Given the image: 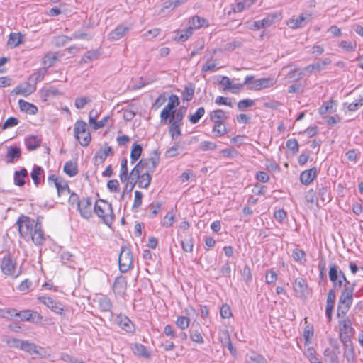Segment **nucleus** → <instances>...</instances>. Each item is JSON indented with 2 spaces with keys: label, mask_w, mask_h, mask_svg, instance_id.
<instances>
[{
  "label": "nucleus",
  "mask_w": 363,
  "mask_h": 363,
  "mask_svg": "<svg viewBox=\"0 0 363 363\" xmlns=\"http://www.w3.org/2000/svg\"><path fill=\"white\" fill-rule=\"evenodd\" d=\"M128 30V27L118 26L109 34L110 38L113 40H118L122 38Z\"/></svg>",
  "instance_id": "ea45409f"
},
{
  "label": "nucleus",
  "mask_w": 363,
  "mask_h": 363,
  "mask_svg": "<svg viewBox=\"0 0 363 363\" xmlns=\"http://www.w3.org/2000/svg\"><path fill=\"white\" fill-rule=\"evenodd\" d=\"M41 91L42 96L44 98V101H46L49 97L57 96L62 94V93L58 89L54 86H50L48 89H43Z\"/></svg>",
  "instance_id": "a19ab883"
},
{
  "label": "nucleus",
  "mask_w": 363,
  "mask_h": 363,
  "mask_svg": "<svg viewBox=\"0 0 363 363\" xmlns=\"http://www.w3.org/2000/svg\"><path fill=\"white\" fill-rule=\"evenodd\" d=\"M143 153V147L141 145L135 143L132 145L130 151L131 163H135L141 156Z\"/></svg>",
  "instance_id": "7c9ffc66"
},
{
  "label": "nucleus",
  "mask_w": 363,
  "mask_h": 363,
  "mask_svg": "<svg viewBox=\"0 0 363 363\" xmlns=\"http://www.w3.org/2000/svg\"><path fill=\"white\" fill-rule=\"evenodd\" d=\"M352 335L353 334L350 333H339V337L342 342L344 347H347L352 345L351 341V335Z\"/></svg>",
  "instance_id": "bf43d9fd"
},
{
  "label": "nucleus",
  "mask_w": 363,
  "mask_h": 363,
  "mask_svg": "<svg viewBox=\"0 0 363 363\" xmlns=\"http://www.w3.org/2000/svg\"><path fill=\"white\" fill-rule=\"evenodd\" d=\"M30 235L32 241L35 245H42L45 240L43 231L40 232L34 230Z\"/></svg>",
  "instance_id": "79ce46f5"
},
{
  "label": "nucleus",
  "mask_w": 363,
  "mask_h": 363,
  "mask_svg": "<svg viewBox=\"0 0 363 363\" xmlns=\"http://www.w3.org/2000/svg\"><path fill=\"white\" fill-rule=\"evenodd\" d=\"M28 173L26 168H21L18 171L14 172V184L18 186H23L25 185V177H28Z\"/></svg>",
  "instance_id": "a878e982"
},
{
  "label": "nucleus",
  "mask_w": 363,
  "mask_h": 363,
  "mask_svg": "<svg viewBox=\"0 0 363 363\" xmlns=\"http://www.w3.org/2000/svg\"><path fill=\"white\" fill-rule=\"evenodd\" d=\"M220 341L223 347H227L232 355L236 354V349L233 347L228 332L223 333V337H220Z\"/></svg>",
  "instance_id": "e433bc0d"
},
{
  "label": "nucleus",
  "mask_w": 363,
  "mask_h": 363,
  "mask_svg": "<svg viewBox=\"0 0 363 363\" xmlns=\"http://www.w3.org/2000/svg\"><path fill=\"white\" fill-rule=\"evenodd\" d=\"M175 33L176 34L174 36L173 40L177 42H185L192 35V33H191L190 31H186L185 33V35H182V34L179 33V30H176Z\"/></svg>",
  "instance_id": "0e129e2a"
},
{
  "label": "nucleus",
  "mask_w": 363,
  "mask_h": 363,
  "mask_svg": "<svg viewBox=\"0 0 363 363\" xmlns=\"http://www.w3.org/2000/svg\"><path fill=\"white\" fill-rule=\"evenodd\" d=\"M134 196L133 208H136L141 206L143 194L141 191L136 190L135 191Z\"/></svg>",
  "instance_id": "338daca9"
},
{
  "label": "nucleus",
  "mask_w": 363,
  "mask_h": 363,
  "mask_svg": "<svg viewBox=\"0 0 363 363\" xmlns=\"http://www.w3.org/2000/svg\"><path fill=\"white\" fill-rule=\"evenodd\" d=\"M64 172L69 177H74L78 174V167L77 162L72 161L67 162L63 167Z\"/></svg>",
  "instance_id": "c85d7f7f"
},
{
  "label": "nucleus",
  "mask_w": 363,
  "mask_h": 363,
  "mask_svg": "<svg viewBox=\"0 0 363 363\" xmlns=\"http://www.w3.org/2000/svg\"><path fill=\"white\" fill-rule=\"evenodd\" d=\"M114 322L121 329L127 333H133L135 330L134 324L132 321L125 315H118L116 317Z\"/></svg>",
  "instance_id": "dca6fc26"
},
{
  "label": "nucleus",
  "mask_w": 363,
  "mask_h": 363,
  "mask_svg": "<svg viewBox=\"0 0 363 363\" xmlns=\"http://www.w3.org/2000/svg\"><path fill=\"white\" fill-rule=\"evenodd\" d=\"M38 300L50 309H51L52 311L60 315L63 314L64 308L61 303L53 300L50 297L46 296H39Z\"/></svg>",
  "instance_id": "ddd939ff"
},
{
  "label": "nucleus",
  "mask_w": 363,
  "mask_h": 363,
  "mask_svg": "<svg viewBox=\"0 0 363 363\" xmlns=\"http://www.w3.org/2000/svg\"><path fill=\"white\" fill-rule=\"evenodd\" d=\"M142 162L137 163V164L133 168L131 172H130V179L133 181H137L138 178H140L141 175V172L143 169L141 168Z\"/></svg>",
  "instance_id": "8fccbe9b"
},
{
  "label": "nucleus",
  "mask_w": 363,
  "mask_h": 363,
  "mask_svg": "<svg viewBox=\"0 0 363 363\" xmlns=\"http://www.w3.org/2000/svg\"><path fill=\"white\" fill-rule=\"evenodd\" d=\"M133 352L135 354L143 357H149L150 353L147 352V350L145 346L142 344L136 343L134 345L133 348Z\"/></svg>",
  "instance_id": "37998d69"
},
{
  "label": "nucleus",
  "mask_w": 363,
  "mask_h": 363,
  "mask_svg": "<svg viewBox=\"0 0 363 363\" xmlns=\"http://www.w3.org/2000/svg\"><path fill=\"white\" fill-rule=\"evenodd\" d=\"M80 216L89 219L92 216L91 199V197H84L81 199L80 206L77 207Z\"/></svg>",
  "instance_id": "4468645a"
},
{
  "label": "nucleus",
  "mask_w": 363,
  "mask_h": 363,
  "mask_svg": "<svg viewBox=\"0 0 363 363\" xmlns=\"http://www.w3.org/2000/svg\"><path fill=\"white\" fill-rule=\"evenodd\" d=\"M16 313L15 308H0V317L6 320H11L15 317L14 313Z\"/></svg>",
  "instance_id": "3c124183"
},
{
  "label": "nucleus",
  "mask_w": 363,
  "mask_h": 363,
  "mask_svg": "<svg viewBox=\"0 0 363 363\" xmlns=\"http://www.w3.org/2000/svg\"><path fill=\"white\" fill-rule=\"evenodd\" d=\"M186 108L185 106H182L179 108L178 111H176L174 115V118L173 119L174 121L177 122L179 123L183 124L182 121L186 112Z\"/></svg>",
  "instance_id": "e2e57ef3"
},
{
  "label": "nucleus",
  "mask_w": 363,
  "mask_h": 363,
  "mask_svg": "<svg viewBox=\"0 0 363 363\" xmlns=\"http://www.w3.org/2000/svg\"><path fill=\"white\" fill-rule=\"evenodd\" d=\"M331 63V60L330 58H325L322 61H318L315 63L308 65L304 68V70L309 72H320L325 69L326 66Z\"/></svg>",
  "instance_id": "412c9836"
},
{
  "label": "nucleus",
  "mask_w": 363,
  "mask_h": 363,
  "mask_svg": "<svg viewBox=\"0 0 363 363\" xmlns=\"http://www.w3.org/2000/svg\"><path fill=\"white\" fill-rule=\"evenodd\" d=\"M44 173L43 169L40 167L35 165L33 168L32 172L30 174V177L33 181V183L35 186H38L40 183V176Z\"/></svg>",
  "instance_id": "c9c22d12"
},
{
  "label": "nucleus",
  "mask_w": 363,
  "mask_h": 363,
  "mask_svg": "<svg viewBox=\"0 0 363 363\" xmlns=\"http://www.w3.org/2000/svg\"><path fill=\"white\" fill-rule=\"evenodd\" d=\"M179 97L175 94H172L169 97L168 104L164 107L160 113L161 123H167L168 119H174L177 111V107L179 105Z\"/></svg>",
  "instance_id": "20e7f679"
},
{
  "label": "nucleus",
  "mask_w": 363,
  "mask_h": 363,
  "mask_svg": "<svg viewBox=\"0 0 363 363\" xmlns=\"http://www.w3.org/2000/svg\"><path fill=\"white\" fill-rule=\"evenodd\" d=\"M189 317L180 315L177 317L175 323L179 328L185 330L189 326Z\"/></svg>",
  "instance_id": "49530a36"
},
{
  "label": "nucleus",
  "mask_w": 363,
  "mask_h": 363,
  "mask_svg": "<svg viewBox=\"0 0 363 363\" xmlns=\"http://www.w3.org/2000/svg\"><path fill=\"white\" fill-rule=\"evenodd\" d=\"M16 263L13 260L10 253H8L3 257L0 267L2 272L5 275L14 276V277H17L21 274V271H19L17 274L14 275L13 272L16 268Z\"/></svg>",
  "instance_id": "9d476101"
},
{
  "label": "nucleus",
  "mask_w": 363,
  "mask_h": 363,
  "mask_svg": "<svg viewBox=\"0 0 363 363\" xmlns=\"http://www.w3.org/2000/svg\"><path fill=\"white\" fill-rule=\"evenodd\" d=\"M281 18V14L279 12H273L269 13L267 17L261 21H257L253 23V29L259 30L270 26L275 21Z\"/></svg>",
  "instance_id": "1a4fd4ad"
},
{
  "label": "nucleus",
  "mask_w": 363,
  "mask_h": 363,
  "mask_svg": "<svg viewBox=\"0 0 363 363\" xmlns=\"http://www.w3.org/2000/svg\"><path fill=\"white\" fill-rule=\"evenodd\" d=\"M306 252L303 250H299L296 248L292 252V257L293 259L301 263H303L306 261Z\"/></svg>",
  "instance_id": "de8ad7c7"
},
{
  "label": "nucleus",
  "mask_w": 363,
  "mask_h": 363,
  "mask_svg": "<svg viewBox=\"0 0 363 363\" xmlns=\"http://www.w3.org/2000/svg\"><path fill=\"white\" fill-rule=\"evenodd\" d=\"M324 356L326 363H339L337 355L334 351L330 350L329 348L325 350Z\"/></svg>",
  "instance_id": "c03bdc74"
},
{
  "label": "nucleus",
  "mask_w": 363,
  "mask_h": 363,
  "mask_svg": "<svg viewBox=\"0 0 363 363\" xmlns=\"http://www.w3.org/2000/svg\"><path fill=\"white\" fill-rule=\"evenodd\" d=\"M35 221L30 217L21 215L16 225L18 226V233L22 238H26L28 234H31L33 230Z\"/></svg>",
  "instance_id": "423d86ee"
},
{
  "label": "nucleus",
  "mask_w": 363,
  "mask_h": 363,
  "mask_svg": "<svg viewBox=\"0 0 363 363\" xmlns=\"http://www.w3.org/2000/svg\"><path fill=\"white\" fill-rule=\"evenodd\" d=\"M205 113V108L203 107L199 108L194 114L189 116V120L192 124L197 123Z\"/></svg>",
  "instance_id": "a18cd8bd"
},
{
  "label": "nucleus",
  "mask_w": 363,
  "mask_h": 363,
  "mask_svg": "<svg viewBox=\"0 0 363 363\" xmlns=\"http://www.w3.org/2000/svg\"><path fill=\"white\" fill-rule=\"evenodd\" d=\"M55 186L57 189V194L59 196L65 193H70V189L69 187L67 182L62 179H60V180L58 182H56Z\"/></svg>",
  "instance_id": "4c0bfd02"
},
{
  "label": "nucleus",
  "mask_w": 363,
  "mask_h": 363,
  "mask_svg": "<svg viewBox=\"0 0 363 363\" xmlns=\"http://www.w3.org/2000/svg\"><path fill=\"white\" fill-rule=\"evenodd\" d=\"M19 108L21 111L26 112L29 114L35 115L38 113V107L29 102L24 101L23 99L18 100Z\"/></svg>",
  "instance_id": "393cba45"
},
{
  "label": "nucleus",
  "mask_w": 363,
  "mask_h": 363,
  "mask_svg": "<svg viewBox=\"0 0 363 363\" xmlns=\"http://www.w3.org/2000/svg\"><path fill=\"white\" fill-rule=\"evenodd\" d=\"M340 332L353 334L354 333V328H352V323L349 318H345L342 321H340Z\"/></svg>",
  "instance_id": "f704fd0d"
},
{
  "label": "nucleus",
  "mask_w": 363,
  "mask_h": 363,
  "mask_svg": "<svg viewBox=\"0 0 363 363\" xmlns=\"http://www.w3.org/2000/svg\"><path fill=\"white\" fill-rule=\"evenodd\" d=\"M191 23L194 28H200L204 26H208L207 21L199 16H194L191 18Z\"/></svg>",
  "instance_id": "5fc2aeb1"
},
{
  "label": "nucleus",
  "mask_w": 363,
  "mask_h": 363,
  "mask_svg": "<svg viewBox=\"0 0 363 363\" xmlns=\"http://www.w3.org/2000/svg\"><path fill=\"white\" fill-rule=\"evenodd\" d=\"M194 91L195 85L191 82L188 83L182 92V99L186 101H191L194 97Z\"/></svg>",
  "instance_id": "2f4dec72"
},
{
  "label": "nucleus",
  "mask_w": 363,
  "mask_h": 363,
  "mask_svg": "<svg viewBox=\"0 0 363 363\" xmlns=\"http://www.w3.org/2000/svg\"><path fill=\"white\" fill-rule=\"evenodd\" d=\"M15 317L20 318L21 321H30L33 323H38L43 319V316L36 311L32 310H23L18 311L16 309Z\"/></svg>",
  "instance_id": "6e6552de"
},
{
  "label": "nucleus",
  "mask_w": 363,
  "mask_h": 363,
  "mask_svg": "<svg viewBox=\"0 0 363 363\" xmlns=\"http://www.w3.org/2000/svg\"><path fill=\"white\" fill-rule=\"evenodd\" d=\"M344 357L347 359V360L350 362H354L355 354L352 345H351V346L344 347Z\"/></svg>",
  "instance_id": "13d9d810"
},
{
  "label": "nucleus",
  "mask_w": 363,
  "mask_h": 363,
  "mask_svg": "<svg viewBox=\"0 0 363 363\" xmlns=\"http://www.w3.org/2000/svg\"><path fill=\"white\" fill-rule=\"evenodd\" d=\"M74 134L82 146L86 147L89 145L91 136L85 121L82 120L76 121L74 126Z\"/></svg>",
  "instance_id": "7ed1b4c3"
},
{
  "label": "nucleus",
  "mask_w": 363,
  "mask_h": 363,
  "mask_svg": "<svg viewBox=\"0 0 363 363\" xmlns=\"http://www.w3.org/2000/svg\"><path fill=\"white\" fill-rule=\"evenodd\" d=\"M210 120L214 123L213 133L216 136H223L227 133L225 121L228 118V113L222 109L212 111L209 114Z\"/></svg>",
  "instance_id": "f03ea898"
},
{
  "label": "nucleus",
  "mask_w": 363,
  "mask_h": 363,
  "mask_svg": "<svg viewBox=\"0 0 363 363\" xmlns=\"http://www.w3.org/2000/svg\"><path fill=\"white\" fill-rule=\"evenodd\" d=\"M36 89V86L35 84H31L29 82H26L25 84H20L17 86L12 92L16 94H21L27 97L33 93Z\"/></svg>",
  "instance_id": "aec40b11"
},
{
  "label": "nucleus",
  "mask_w": 363,
  "mask_h": 363,
  "mask_svg": "<svg viewBox=\"0 0 363 363\" xmlns=\"http://www.w3.org/2000/svg\"><path fill=\"white\" fill-rule=\"evenodd\" d=\"M294 289L298 297L303 300L307 298L308 284L304 279L301 277L296 278L294 284Z\"/></svg>",
  "instance_id": "2eb2a0df"
},
{
  "label": "nucleus",
  "mask_w": 363,
  "mask_h": 363,
  "mask_svg": "<svg viewBox=\"0 0 363 363\" xmlns=\"http://www.w3.org/2000/svg\"><path fill=\"white\" fill-rule=\"evenodd\" d=\"M152 172H145L140 175V178L137 179L138 186L140 188L147 189L152 181Z\"/></svg>",
  "instance_id": "473e14b6"
},
{
  "label": "nucleus",
  "mask_w": 363,
  "mask_h": 363,
  "mask_svg": "<svg viewBox=\"0 0 363 363\" xmlns=\"http://www.w3.org/2000/svg\"><path fill=\"white\" fill-rule=\"evenodd\" d=\"M255 101L250 99H242L238 103V108L240 111H245L247 108L252 106Z\"/></svg>",
  "instance_id": "864d4df0"
},
{
  "label": "nucleus",
  "mask_w": 363,
  "mask_h": 363,
  "mask_svg": "<svg viewBox=\"0 0 363 363\" xmlns=\"http://www.w3.org/2000/svg\"><path fill=\"white\" fill-rule=\"evenodd\" d=\"M328 276L330 281H335L340 277V270L335 264H331L329 267Z\"/></svg>",
  "instance_id": "09e8293b"
},
{
  "label": "nucleus",
  "mask_w": 363,
  "mask_h": 363,
  "mask_svg": "<svg viewBox=\"0 0 363 363\" xmlns=\"http://www.w3.org/2000/svg\"><path fill=\"white\" fill-rule=\"evenodd\" d=\"M286 146L288 149L291 150L293 153H296L298 151V143L296 139H289L286 141Z\"/></svg>",
  "instance_id": "69168bd1"
},
{
  "label": "nucleus",
  "mask_w": 363,
  "mask_h": 363,
  "mask_svg": "<svg viewBox=\"0 0 363 363\" xmlns=\"http://www.w3.org/2000/svg\"><path fill=\"white\" fill-rule=\"evenodd\" d=\"M27 149L30 151L36 150L40 147V140L35 135H30L25 140Z\"/></svg>",
  "instance_id": "58836bf2"
},
{
  "label": "nucleus",
  "mask_w": 363,
  "mask_h": 363,
  "mask_svg": "<svg viewBox=\"0 0 363 363\" xmlns=\"http://www.w3.org/2000/svg\"><path fill=\"white\" fill-rule=\"evenodd\" d=\"M101 55V50L100 48L87 51L82 57L80 63H88L90 61L98 59Z\"/></svg>",
  "instance_id": "cd10ccee"
},
{
  "label": "nucleus",
  "mask_w": 363,
  "mask_h": 363,
  "mask_svg": "<svg viewBox=\"0 0 363 363\" xmlns=\"http://www.w3.org/2000/svg\"><path fill=\"white\" fill-rule=\"evenodd\" d=\"M99 307L100 310L103 312H110L111 315H113V313L111 311L112 308V302L109 298L106 296H103L100 297L98 300Z\"/></svg>",
  "instance_id": "bb28decb"
},
{
  "label": "nucleus",
  "mask_w": 363,
  "mask_h": 363,
  "mask_svg": "<svg viewBox=\"0 0 363 363\" xmlns=\"http://www.w3.org/2000/svg\"><path fill=\"white\" fill-rule=\"evenodd\" d=\"M275 84V81L272 78H260L255 79L253 76V81L251 84L247 87V90L250 91H259L268 87L272 86Z\"/></svg>",
  "instance_id": "9b49d317"
},
{
  "label": "nucleus",
  "mask_w": 363,
  "mask_h": 363,
  "mask_svg": "<svg viewBox=\"0 0 363 363\" xmlns=\"http://www.w3.org/2000/svg\"><path fill=\"white\" fill-rule=\"evenodd\" d=\"M127 289L126 278L122 275L117 277L113 284V290L114 293L119 296H123Z\"/></svg>",
  "instance_id": "f3484780"
},
{
  "label": "nucleus",
  "mask_w": 363,
  "mask_h": 363,
  "mask_svg": "<svg viewBox=\"0 0 363 363\" xmlns=\"http://www.w3.org/2000/svg\"><path fill=\"white\" fill-rule=\"evenodd\" d=\"M94 212L102 219L104 224L111 227L114 219L113 210L111 203L102 199H98L95 202Z\"/></svg>",
  "instance_id": "f257e3e1"
},
{
  "label": "nucleus",
  "mask_w": 363,
  "mask_h": 363,
  "mask_svg": "<svg viewBox=\"0 0 363 363\" xmlns=\"http://www.w3.org/2000/svg\"><path fill=\"white\" fill-rule=\"evenodd\" d=\"M311 20V15L301 14L297 18H290L287 21V25L292 29L303 27L307 22Z\"/></svg>",
  "instance_id": "4be33fe9"
},
{
  "label": "nucleus",
  "mask_w": 363,
  "mask_h": 363,
  "mask_svg": "<svg viewBox=\"0 0 363 363\" xmlns=\"http://www.w3.org/2000/svg\"><path fill=\"white\" fill-rule=\"evenodd\" d=\"M355 285V282L352 283L351 285H344V289L339 298V304H347V307H351Z\"/></svg>",
  "instance_id": "f8f14e48"
},
{
  "label": "nucleus",
  "mask_w": 363,
  "mask_h": 363,
  "mask_svg": "<svg viewBox=\"0 0 363 363\" xmlns=\"http://www.w3.org/2000/svg\"><path fill=\"white\" fill-rule=\"evenodd\" d=\"M21 157V150L17 146H9L7 148L6 162L13 163Z\"/></svg>",
  "instance_id": "5701e85b"
},
{
  "label": "nucleus",
  "mask_w": 363,
  "mask_h": 363,
  "mask_svg": "<svg viewBox=\"0 0 363 363\" xmlns=\"http://www.w3.org/2000/svg\"><path fill=\"white\" fill-rule=\"evenodd\" d=\"M317 175L318 169L316 167H312L301 173L300 182L304 185H308L316 178Z\"/></svg>",
  "instance_id": "6ab92c4d"
},
{
  "label": "nucleus",
  "mask_w": 363,
  "mask_h": 363,
  "mask_svg": "<svg viewBox=\"0 0 363 363\" xmlns=\"http://www.w3.org/2000/svg\"><path fill=\"white\" fill-rule=\"evenodd\" d=\"M160 154L158 150H155L149 158H143L138 163L142 162L141 168L147 169V172H154L160 160Z\"/></svg>",
  "instance_id": "0eeeda50"
},
{
  "label": "nucleus",
  "mask_w": 363,
  "mask_h": 363,
  "mask_svg": "<svg viewBox=\"0 0 363 363\" xmlns=\"http://www.w3.org/2000/svg\"><path fill=\"white\" fill-rule=\"evenodd\" d=\"M20 349L24 352L29 353L30 354H35L40 357H45L43 348L40 347L42 352L38 350V346L33 342H30L28 340H23L21 342V345H20Z\"/></svg>",
  "instance_id": "a211bd4d"
},
{
  "label": "nucleus",
  "mask_w": 363,
  "mask_h": 363,
  "mask_svg": "<svg viewBox=\"0 0 363 363\" xmlns=\"http://www.w3.org/2000/svg\"><path fill=\"white\" fill-rule=\"evenodd\" d=\"M220 314L223 319L230 318L232 316L230 307L227 303L223 304L220 310Z\"/></svg>",
  "instance_id": "052dcab7"
},
{
  "label": "nucleus",
  "mask_w": 363,
  "mask_h": 363,
  "mask_svg": "<svg viewBox=\"0 0 363 363\" xmlns=\"http://www.w3.org/2000/svg\"><path fill=\"white\" fill-rule=\"evenodd\" d=\"M167 123L170 124L169 127V133L172 140H175L177 136L182 135L181 126L183 124L179 123L173 121V119H168Z\"/></svg>",
  "instance_id": "b1692460"
},
{
  "label": "nucleus",
  "mask_w": 363,
  "mask_h": 363,
  "mask_svg": "<svg viewBox=\"0 0 363 363\" xmlns=\"http://www.w3.org/2000/svg\"><path fill=\"white\" fill-rule=\"evenodd\" d=\"M18 119L16 117H9L7 118L2 125V129L5 130L11 127H14L18 124Z\"/></svg>",
  "instance_id": "680f3d73"
},
{
  "label": "nucleus",
  "mask_w": 363,
  "mask_h": 363,
  "mask_svg": "<svg viewBox=\"0 0 363 363\" xmlns=\"http://www.w3.org/2000/svg\"><path fill=\"white\" fill-rule=\"evenodd\" d=\"M190 338L193 342L201 344L203 342V338L201 333L198 330H193L192 328L189 330Z\"/></svg>",
  "instance_id": "6e6d98bb"
},
{
  "label": "nucleus",
  "mask_w": 363,
  "mask_h": 363,
  "mask_svg": "<svg viewBox=\"0 0 363 363\" xmlns=\"http://www.w3.org/2000/svg\"><path fill=\"white\" fill-rule=\"evenodd\" d=\"M8 43L17 47L21 43V35L20 33H11L9 35Z\"/></svg>",
  "instance_id": "4d7b16f0"
},
{
  "label": "nucleus",
  "mask_w": 363,
  "mask_h": 363,
  "mask_svg": "<svg viewBox=\"0 0 363 363\" xmlns=\"http://www.w3.org/2000/svg\"><path fill=\"white\" fill-rule=\"evenodd\" d=\"M107 153L105 152L103 147H101L96 153L94 157V160L95 164H101L103 163L106 157Z\"/></svg>",
  "instance_id": "603ef678"
},
{
  "label": "nucleus",
  "mask_w": 363,
  "mask_h": 363,
  "mask_svg": "<svg viewBox=\"0 0 363 363\" xmlns=\"http://www.w3.org/2000/svg\"><path fill=\"white\" fill-rule=\"evenodd\" d=\"M318 195L323 203H329L331 201L328 189L323 184L318 185Z\"/></svg>",
  "instance_id": "c756f323"
},
{
  "label": "nucleus",
  "mask_w": 363,
  "mask_h": 363,
  "mask_svg": "<svg viewBox=\"0 0 363 363\" xmlns=\"http://www.w3.org/2000/svg\"><path fill=\"white\" fill-rule=\"evenodd\" d=\"M118 261L121 272L125 273L128 272L133 264L132 252L128 247H121Z\"/></svg>",
  "instance_id": "39448f33"
},
{
  "label": "nucleus",
  "mask_w": 363,
  "mask_h": 363,
  "mask_svg": "<svg viewBox=\"0 0 363 363\" xmlns=\"http://www.w3.org/2000/svg\"><path fill=\"white\" fill-rule=\"evenodd\" d=\"M333 104L335 105H337L336 101L333 100H329L327 102H325L324 104H323L319 108H318V113L320 115H324L327 113H333L336 111V107L333 106Z\"/></svg>",
  "instance_id": "72a5a7b5"
},
{
  "label": "nucleus",
  "mask_w": 363,
  "mask_h": 363,
  "mask_svg": "<svg viewBox=\"0 0 363 363\" xmlns=\"http://www.w3.org/2000/svg\"><path fill=\"white\" fill-rule=\"evenodd\" d=\"M179 147V143H176L173 146L169 147L164 153L166 157H173L177 156L179 153L177 152Z\"/></svg>",
  "instance_id": "774afa93"
}]
</instances>
